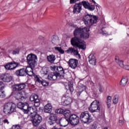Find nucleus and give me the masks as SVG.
Here are the masks:
<instances>
[{
	"label": "nucleus",
	"instance_id": "obj_1",
	"mask_svg": "<svg viewBox=\"0 0 129 129\" xmlns=\"http://www.w3.org/2000/svg\"><path fill=\"white\" fill-rule=\"evenodd\" d=\"M89 28L80 27L76 28L74 31V35L75 37L71 39V43L74 47H77L79 49L85 50L86 49V43L84 41L76 37L80 36L81 39H88L89 38Z\"/></svg>",
	"mask_w": 129,
	"mask_h": 129
},
{
	"label": "nucleus",
	"instance_id": "obj_2",
	"mask_svg": "<svg viewBox=\"0 0 129 129\" xmlns=\"http://www.w3.org/2000/svg\"><path fill=\"white\" fill-rule=\"evenodd\" d=\"M33 101L34 106H33V109L34 116L33 117V124L34 126H37L42 121V117L37 114V111H38L37 107H39L40 105V99H39L38 95L35 94L33 95Z\"/></svg>",
	"mask_w": 129,
	"mask_h": 129
},
{
	"label": "nucleus",
	"instance_id": "obj_3",
	"mask_svg": "<svg viewBox=\"0 0 129 129\" xmlns=\"http://www.w3.org/2000/svg\"><path fill=\"white\" fill-rule=\"evenodd\" d=\"M98 18L96 16H93L87 14L83 18V22H84L86 26L90 28L91 26H93L94 24H96Z\"/></svg>",
	"mask_w": 129,
	"mask_h": 129
},
{
	"label": "nucleus",
	"instance_id": "obj_4",
	"mask_svg": "<svg viewBox=\"0 0 129 129\" xmlns=\"http://www.w3.org/2000/svg\"><path fill=\"white\" fill-rule=\"evenodd\" d=\"M17 105L12 102H8L4 105L3 112L8 115L12 114L13 112H16Z\"/></svg>",
	"mask_w": 129,
	"mask_h": 129
},
{
	"label": "nucleus",
	"instance_id": "obj_5",
	"mask_svg": "<svg viewBox=\"0 0 129 129\" xmlns=\"http://www.w3.org/2000/svg\"><path fill=\"white\" fill-rule=\"evenodd\" d=\"M26 85L29 87H32V86H33V82L32 80L28 79L26 83L13 85L12 86V88L13 91H21V90L25 89V87H26Z\"/></svg>",
	"mask_w": 129,
	"mask_h": 129
},
{
	"label": "nucleus",
	"instance_id": "obj_6",
	"mask_svg": "<svg viewBox=\"0 0 129 129\" xmlns=\"http://www.w3.org/2000/svg\"><path fill=\"white\" fill-rule=\"evenodd\" d=\"M89 110L90 112H99L100 111V104L99 101H93L89 107Z\"/></svg>",
	"mask_w": 129,
	"mask_h": 129
},
{
	"label": "nucleus",
	"instance_id": "obj_7",
	"mask_svg": "<svg viewBox=\"0 0 129 129\" xmlns=\"http://www.w3.org/2000/svg\"><path fill=\"white\" fill-rule=\"evenodd\" d=\"M29 73H30V72H29L27 69L22 68L17 70L15 72V74L17 76L24 77L28 75V76L32 77V76H33V74L29 75Z\"/></svg>",
	"mask_w": 129,
	"mask_h": 129
},
{
	"label": "nucleus",
	"instance_id": "obj_8",
	"mask_svg": "<svg viewBox=\"0 0 129 129\" xmlns=\"http://www.w3.org/2000/svg\"><path fill=\"white\" fill-rule=\"evenodd\" d=\"M90 116L91 115H89V112L86 111L81 113L80 116V118L83 122L87 123V122H89V121L90 120Z\"/></svg>",
	"mask_w": 129,
	"mask_h": 129
},
{
	"label": "nucleus",
	"instance_id": "obj_9",
	"mask_svg": "<svg viewBox=\"0 0 129 129\" xmlns=\"http://www.w3.org/2000/svg\"><path fill=\"white\" fill-rule=\"evenodd\" d=\"M50 69L53 71H55V72L56 73L57 75L59 76V77H60V76H63L64 74H65L64 69H63V68H62V67H51Z\"/></svg>",
	"mask_w": 129,
	"mask_h": 129
},
{
	"label": "nucleus",
	"instance_id": "obj_10",
	"mask_svg": "<svg viewBox=\"0 0 129 129\" xmlns=\"http://www.w3.org/2000/svg\"><path fill=\"white\" fill-rule=\"evenodd\" d=\"M0 79L3 82L9 83V82H11L13 80V77L10 74H2L0 75Z\"/></svg>",
	"mask_w": 129,
	"mask_h": 129
},
{
	"label": "nucleus",
	"instance_id": "obj_11",
	"mask_svg": "<svg viewBox=\"0 0 129 129\" xmlns=\"http://www.w3.org/2000/svg\"><path fill=\"white\" fill-rule=\"evenodd\" d=\"M70 121L72 125H77L79 123V117L75 114H72L70 116Z\"/></svg>",
	"mask_w": 129,
	"mask_h": 129
},
{
	"label": "nucleus",
	"instance_id": "obj_12",
	"mask_svg": "<svg viewBox=\"0 0 129 129\" xmlns=\"http://www.w3.org/2000/svg\"><path fill=\"white\" fill-rule=\"evenodd\" d=\"M66 52H67V53H71V54H73V55L76 56L77 58H79V59L81 58V55H80L79 51H78V49L76 48L70 47L68 50H67Z\"/></svg>",
	"mask_w": 129,
	"mask_h": 129
},
{
	"label": "nucleus",
	"instance_id": "obj_13",
	"mask_svg": "<svg viewBox=\"0 0 129 129\" xmlns=\"http://www.w3.org/2000/svg\"><path fill=\"white\" fill-rule=\"evenodd\" d=\"M82 10V3L76 4L73 7V13L74 14H80Z\"/></svg>",
	"mask_w": 129,
	"mask_h": 129
},
{
	"label": "nucleus",
	"instance_id": "obj_14",
	"mask_svg": "<svg viewBox=\"0 0 129 129\" xmlns=\"http://www.w3.org/2000/svg\"><path fill=\"white\" fill-rule=\"evenodd\" d=\"M33 76L34 77V81L35 83H41L43 86H48L49 83L46 81H42L39 78V76L33 74Z\"/></svg>",
	"mask_w": 129,
	"mask_h": 129
},
{
	"label": "nucleus",
	"instance_id": "obj_15",
	"mask_svg": "<svg viewBox=\"0 0 129 129\" xmlns=\"http://www.w3.org/2000/svg\"><path fill=\"white\" fill-rule=\"evenodd\" d=\"M81 4L82 5H83L85 9H88L89 11H94V10H95V6L90 4L88 2L83 1Z\"/></svg>",
	"mask_w": 129,
	"mask_h": 129
},
{
	"label": "nucleus",
	"instance_id": "obj_16",
	"mask_svg": "<svg viewBox=\"0 0 129 129\" xmlns=\"http://www.w3.org/2000/svg\"><path fill=\"white\" fill-rule=\"evenodd\" d=\"M14 97L18 101H24L26 99V97L23 94V92H17L14 94Z\"/></svg>",
	"mask_w": 129,
	"mask_h": 129
},
{
	"label": "nucleus",
	"instance_id": "obj_17",
	"mask_svg": "<svg viewBox=\"0 0 129 129\" xmlns=\"http://www.w3.org/2000/svg\"><path fill=\"white\" fill-rule=\"evenodd\" d=\"M69 65L72 69H75L78 66V60L77 59H70L69 61Z\"/></svg>",
	"mask_w": 129,
	"mask_h": 129
},
{
	"label": "nucleus",
	"instance_id": "obj_18",
	"mask_svg": "<svg viewBox=\"0 0 129 129\" xmlns=\"http://www.w3.org/2000/svg\"><path fill=\"white\" fill-rule=\"evenodd\" d=\"M56 123H59L60 126L65 127V126H67V125H68L69 121L67 119H66V118H61L56 121Z\"/></svg>",
	"mask_w": 129,
	"mask_h": 129
},
{
	"label": "nucleus",
	"instance_id": "obj_19",
	"mask_svg": "<svg viewBox=\"0 0 129 129\" xmlns=\"http://www.w3.org/2000/svg\"><path fill=\"white\" fill-rule=\"evenodd\" d=\"M5 88H6V84L4 83L3 81H0V98L6 97L5 91H3Z\"/></svg>",
	"mask_w": 129,
	"mask_h": 129
},
{
	"label": "nucleus",
	"instance_id": "obj_20",
	"mask_svg": "<svg viewBox=\"0 0 129 129\" xmlns=\"http://www.w3.org/2000/svg\"><path fill=\"white\" fill-rule=\"evenodd\" d=\"M63 98H67V99L62 102V105L66 106L71 104V102H72V99L69 97V95L68 94L63 95Z\"/></svg>",
	"mask_w": 129,
	"mask_h": 129
},
{
	"label": "nucleus",
	"instance_id": "obj_21",
	"mask_svg": "<svg viewBox=\"0 0 129 129\" xmlns=\"http://www.w3.org/2000/svg\"><path fill=\"white\" fill-rule=\"evenodd\" d=\"M27 60L28 64H29L31 69L30 72L33 73V53H30L27 55Z\"/></svg>",
	"mask_w": 129,
	"mask_h": 129
},
{
	"label": "nucleus",
	"instance_id": "obj_22",
	"mask_svg": "<svg viewBox=\"0 0 129 129\" xmlns=\"http://www.w3.org/2000/svg\"><path fill=\"white\" fill-rule=\"evenodd\" d=\"M88 61L91 65H93L94 66L96 64V57H95V56H94L93 54H91L89 56Z\"/></svg>",
	"mask_w": 129,
	"mask_h": 129
},
{
	"label": "nucleus",
	"instance_id": "obj_23",
	"mask_svg": "<svg viewBox=\"0 0 129 129\" xmlns=\"http://www.w3.org/2000/svg\"><path fill=\"white\" fill-rule=\"evenodd\" d=\"M52 108H53L52 105L50 103H48L44 106V111L45 113H51Z\"/></svg>",
	"mask_w": 129,
	"mask_h": 129
},
{
	"label": "nucleus",
	"instance_id": "obj_24",
	"mask_svg": "<svg viewBox=\"0 0 129 129\" xmlns=\"http://www.w3.org/2000/svg\"><path fill=\"white\" fill-rule=\"evenodd\" d=\"M59 77V76L55 73H51L48 77L49 80H51L52 81L54 80H56V79Z\"/></svg>",
	"mask_w": 129,
	"mask_h": 129
},
{
	"label": "nucleus",
	"instance_id": "obj_25",
	"mask_svg": "<svg viewBox=\"0 0 129 129\" xmlns=\"http://www.w3.org/2000/svg\"><path fill=\"white\" fill-rule=\"evenodd\" d=\"M115 61L116 63H117L118 65L121 68H123L124 65H123V61L122 60H119V57L118 56H116L115 58Z\"/></svg>",
	"mask_w": 129,
	"mask_h": 129
},
{
	"label": "nucleus",
	"instance_id": "obj_26",
	"mask_svg": "<svg viewBox=\"0 0 129 129\" xmlns=\"http://www.w3.org/2000/svg\"><path fill=\"white\" fill-rule=\"evenodd\" d=\"M47 59L50 63H53L55 60V55L51 54L47 56Z\"/></svg>",
	"mask_w": 129,
	"mask_h": 129
},
{
	"label": "nucleus",
	"instance_id": "obj_27",
	"mask_svg": "<svg viewBox=\"0 0 129 129\" xmlns=\"http://www.w3.org/2000/svg\"><path fill=\"white\" fill-rule=\"evenodd\" d=\"M49 119V120H51V121H56V122H57V120H58L57 119V116H56V114L54 113L50 114V117Z\"/></svg>",
	"mask_w": 129,
	"mask_h": 129
},
{
	"label": "nucleus",
	"instance_id": "obj_28",
	"mask_svg": "<svg viewBox=\"0 0 129 129\" xmlns=\"http://www.w3.org/2000/svg\"><path fill=\"white\" fill-rule=\"evenodd\" d=\"M23 108L24 109H24L26 112H29V111L31 110V108H32V107H30L29 106V104L26 102V103H24V106H23Z\"/></svg>",
	"mask_w": 129,
	"mask_h": 129
},
{
	"label": "nucleus",
	"instance_id": "obj_29",
	"mask_svg": "<svg viewBox=\"0 0 129 129\" xmlns=\"http://www.w3.org/2000/svg\"><path fill=\"white\" fill-rule=\"evenodd\" d=\"M126 83H127V78L126 77L125 78H123L120 82L121 86H125Z\"/></svg>",
	"mask_w": 129,
	"mask_h": 129
},
{
	"label": "nucleus",
	"instance_id": "obj_30",
	"mask_svg": "<svg viewBox=\"0 0 129 129\" xmlns=\"http://www.w3.org/2000/svg\"><path fill=\"white\" fill-rule=\"evenodd\" d=\"M33 67L34 68L35 66H37V62H38V57L36 54H33Z\"/></svg>",
	"mask_w": 129,
	"mask_h": 129
},
{
	"label": "nucleus",
	"instance_id": "obj_31",
	"mask_svg": "<svg viewBox=\"0 0 129 129\" xmlns=\"http://www.w3.org/2000/svg\"><path fill=\"white\" fill-rule=\"evenodd\" d=\"M52 43L54 45H56L59 43V37L58 36H54L52 39Z\"/></svg>",
	"mask_w": 129,
	"mask_h": 129
},
{
	"label": "nucleus",
	"instance_id": "obj_32",
	"mask_svg": "<svg viewBox=\"0 0 129 129\" xmlns=\"http://www.w3.org/2000/svg\"><path fill=\"white\" fill-rule=\"evenodd\" d=\"M18 66H19V63L15 61L10 62V68H13V70L14 69H16Z\"/></svg>",
	"mask_w": 129,
	"mask_h": 129
},
{
	"label": "nucleus",
	"instance_id": "obj_33",
	"mask_svg": "<svg viewBox=\"0 0 129 129\" xmlns=\"http://www.w3.org/2000/svg\"><path fill=\"white\" fill-rule=\"evenodd\" d=\"M54 49L55 51H57L60 54H64V53H65V51L62 49V47H61L55 46L54 47Z\"/></svg>",
	"mask_w": 129,
	"mask_h": 129
},
{
	"label": "nucleus",
	"instance_id": "obj_34",
	"mask_svg": "<svg viewBox=\"0 0 129 129\" xmlns=\"http://www.w3.org/2000/svg\"><path fill=\"white\" fill-rule=\"evenodd\" d=\"M24 105H25V103H23L22 102V101H20V102H19L17 104V107L20 109H24Z\"/></svg>",
	"mask_w": 129,
	"mask_h": 129
},
{
	"label": "nucleus",
	"instance_id": "obj_35",
	"mask_svg": "<svg viewBox=\"0 0 129 129\" xmlns=\"http://www.w3.org/2000/svg\"><path fill=\"white\" fill-rule=\"evenodd\" d=\"M84 90V88H82V87L79 86L78 87V90H77V95H80L81 94V93L83 92Z\"/></svg>",
	"mask_w": 129,
	"mask_h": 129
},
{
	"label": "nucleus",
	"instance_id": "obj_36",
	"mask_svg": "<svg viewBox=\"0 0 129 129\" xmlns=\"http://www.w3.org/2000/svg\"><path fill=\"white\" fill-rule=\"evenodd\" d=\"M118 99H119L118 95H115L113 98V103H114V104H116V103L118 102Z\"/></svg>",
	"mask_w": 129,
	"mask_h": 129
},
{
	"label": "nucleus",
	"instance_id": "obj_37",
	"mask_svg": "<svg viewBox=\"0 0 129 129\" xmlns=\"http://www.w3.org/2000/svg\"><path fill=\"white\" fill-rule=\"evenodd\" d=\"M5 68L7 69V70H14V68H11V63L8 62L5 66Z\"/></svg>",
	"mask_w": 129,
	"mask_h": 129
},
{
	"label": "nucleus",
	"instance_id": "obj_38",
	"mask_svg": "<svg viewBox=\"0 0 129 129\" xmlns=\"http://www.w3.org/2000/svg\"><path fill=\"white\" fill-rule=\"evenodd\" d=\"M20 54V48H17L13 51V55H19Z\"/></svg>",
	"mask_w": 129,
	"mask_h": 129
},
{
	"label": "nucleus",
	"instance_id": "obj_39",
	"mask_svg": "<svg viewBox=\"0 0 129 129\" xmlns=\"http://www.w3.org/2000/svg\"><path fill=\"white\" fill-rule=\"evenodd\" d=\"M69 113H70V110L67 109H66L64 110L63 111V115L66 116V117H67L68 115H69Z\"/></svg>",
	"mask_w": 129,
	"mask_h": 129
},
{
	"label": "nucleus",
	"instance_id": "obj_40",
	"mask_svg": "<svg viewBox=\"0 0 129 129\" xmlns=\"http://www.w3.org/2000/svg\"><path fill=\"white\" fill-rule=\"evenodd\" d=\"M28 121H31V124L33 123V113H31L30 115L28 116Z\"/></svg>",
	"mask_w": 129,
	"mask_h": 129
},
{
	"label": "nucleus",
	"instance_id": "obj_41",
	"mask_svg": "<svg viewBox=\"0 0 129 129\" xmlns=\"http://www.w3.org/2000/svg\"><path fill=\"white\" fill-rule=\"evenodd\" d=\"M55 112H56V113L63 114L64 109H61V108L58 109L56 110Z\"/></svg>",
	"mask_w": 129,
	"mask_h": 129
},
{
	"label": "nucleus",
	"instance_id": "obj_42",
	"mask_svg": "<svg viewBox=\"0 0 129 129\" xmlns=\"http://www.w3.org/2000/svg\"><path fill=\"white\" fill-rule=\"evenodd\" d=\"M97 128V124L96 123H94L90 127V129H96Z\"/></svg>",
	"mask_w": 129,
	"mask_h": 129
},
{
	"label": "nucleus",
	"instance_id": "obj_43",
	"mask_svg": "<svg viewBox=\"0 0 129 129\" xmlns=\"http://www.w3.org/2000/svg\"><path fill=\"white\" fill-rule=\"evenodd\" d=\"M69 89L71 92H73L74 89L73 88V85H69Z\"/></svg>",
	"mask_w": 129,
	"mask_h": 129
},
{
	"label": "nucleus",
	"instance_id": "obj_44",
	"mask_svg": "<svg viewBox=\"0 0 129 129\" xmlns=\"http://www.w3.org/2000/svg\"><path fill=\"white\" fill-rule=\"evenodd\" d=\"M106 103H111V97L110 96H108L107 97Z\"/></svg>",
	"mask_w": 129,
	"mask_h": 129
},
{
	"label": "nucleus",
	"instance_id": "obj_45",
	"mask_svg": "<svg viewBox=\"0 0 129 129\" xmlns=\"http://www.w3.org/2000/svg\"><path fill=\"white\" fill-rule=\"evenodd\" d=\"M3 122L6 124H9L10 123V121H9V120L7 118L3 120Z\"/></svg>",
	"mask_w": 129,
	"mask_h": 129
},
{
	"label": "nucleus",
	"instance_id": "obj_46",
	"mask_svg": "<svg viewBox=\"0 0 129 129\" xmlns=\"http://www.w3.org/2000/svg\"><path fill=\"white\" fill-rule=\"evenodd\" d=\"M123 68V69H125V70H129V66L128 65L124 66Z\"/></svg>",
	"mask_w": 129,
	"mask_h": 129
},
{
	"label": "nucleus",
	"instance_id": "obj_47",
	"mask_svg": "<svg viewBox=\"0 0 129 129\" xmlns=\"http://www.w3.org/2000/svg\"><path fill=\"white\" fill-rule=\"evenodd\" d=\"M56 121H53L52 120H49L48 122H49V124L50 125H53V124H54V123H55Z\"/></svg>",
	"mask_w": 129,
	"mask_h": 129
},
{
	"label": "nucleus",
	"instance_id": "obj_48",
	"mask_svg": "<svg viewBox=\"0 0 129 129\" xmlns=\"http://www.w3.org/2000/svg\"><path fill=\"white\" fill-rule=\"evenodd\" d=\"M101 34H102V35H103V36H107V33H106V32H104V31H102L101 32Z\"/></svg>",
	"mask_w": 129,
	"mask_h": 129
},
{
	"label": "nucleus",
	"instance_id": "obj_49",
	"mask_svg": "<svg viewBox=\"0 0 129 129\" xmlns=\"http://www.w3.org/2000/svg\"><path fill=\"white\" fill-rule=\"evenodd\" d=\"M13 50H12V49L8 50V54H12V55H13Z\"/></svg>",
	"mask_w": 129,
	"mask_h": 129
},
{
	"label": "nucleus",
	"instance_id": "obj_50",
	"mask_svg": "<svg viewBox=\"0 0 129 129\" xmlns=\"http://www.w3.org/2000/svg\"><path fill=\"white\" fill-rule=\"evenodd\" d=\"M99 91H100V92H102L103 91V89L102 88V87H101V86H100Z\"/></svg>",
	"mask_w": 129,
	"mask_h": 129
},
{
	"label": "nucleus",
	"instance_id": "obj_51",
	"mask_svg": "<svg viewBox=\"0 0 129 129\" xmlns=\"http://www.w3.org/2000/svg\"><path fill=\"white\" fill-rule=\"evenodd\" d=\"M13 129H21V127L20 126L16 125V126H14L13 127Z\"/></svg>",
	"mask_w": 129,
	"mask_h": 129
},
{
	"label": "nucleus",
	"instance_id": "obj_52",
	"mask_svg": "<svg viewBox=\"0 0 129 129\" xmlns=\"http://www.w3.org/2000/svg\"><path fill=\"white\" fill-rule=\"evenodd\" d=\"M39 39L40 40H43V39H44V37H43V36H42V35H40V36H39Z\"/></svg>",
	"mask_w": 129,
	"mask_h": 129
},
{
	"label": "nucleus",
	"instance_id": "obj_53",
	"mask_svg": "<svg viewBox=\"0 0 129 129\" xmlns=\"http://www.w3.org/2000/svg\"><path fill=\"white\" fill-rule=\"evenodd\" d=\"M108 106V108H110V103H106Z\"/></svg>",
	"mask_w": 129,
	"mask_h": 129
},
{
	"label": "nucleus",
	"instance_id": "obj_54",
	"mask_svg": "<svg viewBox=\"0 0 129 129\" xmlns=\"http://www.w3.org/2000/svg\"><path fill=\"white\" fill-rule=\"evenodd\" d=\"M119 123H122V120H119Z\"/></svg>",
	"mask_w": 129,
	"mask_h": 129
},
{
	"label": "nucleus",
	"instance_id": "obj_55",
	"mask_svg": "<svg viewBox=\"0 0 129 129\" xmlns=\"http://www.w3.org/2000/svg\"><path fill=\"white\" fill-rule=\"evenodd\" d=\"M44 75H47V71L44 73Z\"/></svg>",
	"mask_w": 129,
	"mask_h": 129
},
{
	"label": "nucleus",
	"instance_id": "obj_56",
	"mask_svg": "<svg viewBox=\"0 0 129 129\" xmlns=\"http://www.w3.org/2000/svg\"><path fill=\"white\" fill-rule=\"evenodd\" d=\"M39 129H45V128H44V127H41V128H39Z\"/></svg>",
	"mask_w": 129,
	"mask_h": 129
},
{
	"label": "nucleus",
	"instance_id": "obj_57",
	"mask_svg": "<svg viewBox=\"0 0 129 129\" xmlns=\"http://www.w3.org/2000/svg\"><path fill=\"white\" fill-rule=\"evenodd\" d=\"M92 2H93V3H94V4H95V1L92 0Z\"/></svg>",
	"mask_w": 129,
	"mask_h": 129
},
{
	"label": "nucleus",
	"instance_id": "obj_58",
	"mask_svg": "<svg viewBox=\"0 0 129 129\" xmlns=\"http://www.w3.org/2000/svg\"><path fill=\"white\" fill-rule=\"evenodd\" d=\"M31 98H32V95L30 96V100H31Z\"/></svg>",
	"mask_w": 129,
	"mask_h": 129
},
{
	"label": "nucleus",
	"instance_id": "obj_59",
	"mask_svg": "<svg viewBox=\"0 0 129 129\" xmlns=\"http://www.w3.org/2000/svg\"><path fill=\"white\" fill-rule=\"evenodd\" d=\"M9 58H11V56H9Z\"/></svg>",
	"mask_w": 129,
	"mask_h": 129
}]
</instances>
